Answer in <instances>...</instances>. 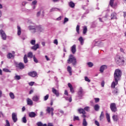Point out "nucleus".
Wrapping results in <instances>:
<instances>
[{
  "label": "nucleus",
  "mask_w": 126,
  "mask_h": 126,
  "mask_svg": "<svg viewBox=\"0 0 126 126\" xmlns=\"http://www.w3.org/2000/svg\"><path fill=\"white\" fill-rule=\"evenodd\" d=\"M22 122L24 124H26L27 123V119H26V117H24L22 118Z\"/></svg>",
  "instance_id": "obj_41"
},
{
  "label": "nucleus",
  "mask_w": 126,
  "mask_h": 126,
  "mask_svg": "<svg viewBox=\"0 0 126 126\" xmlns=\"http://www.w3.org/2000/svg\"><path fill=\"white\" fill-rule=\"evenodd\" d=\"M107 68V66L106 65H102L99 69V71L101 73L104 72V70H105V69H106Z\"/></svg>",
  "instance_id": "obj_15"
},
{
  "label": "nucleus",
  "mask_w": 126,
  "mask_h": 126,
  "mask_svg": "<svg viewBox=\"0 0 126 126\" xmlns=\"http://www.w3.org/2000/svg\"><path fill=\"white\" fill-rule=\"evenodd\" d=\"M49 94H47L46 95H45L44 97V101H47V100H48V99H49Z\"/></svg>",
  "instance_id": "obj_45"
},
{
  "label": "nucleus",
  "mask_w": 126,
  "mask_h": 126,
  "mask_svg": "<svg viewBox=\"0 0 126 126\" xmlns=\"http://www.w3.org/2000/svg\"><path fill=\"white\" fill-rule=\"evenodd\" d=\"M89 108H90L89 107L87 106V107H85L84 108V111H87V112H88V111H89Z\"/></svg>",
  "instance_id": "obj_52"
},
{
  "label": "nucleus",
  "mask_w": 126,
  "mask_h": 126,
  "mask_svg": "<svg viewBox=\"0 0 126 126\" xmlns=\"http://www.w3.org/2000/svg\"><path fill=\"white\" fill-rule=\"evenodd\" d=\"M67 63L69 64L72 63L73 65H76L77 62L76 61V58L74 57L72 54L69 56V58L67 60Z\"/></svg>",
  "instance_id": "obj_2"
},
{
  "label": "nucleus",
  "mask_w": 126,
  "mask_h": 126,
  "mask_svg": "<svg viewBox=\"0 0 126 126\" xmlns=\"http://www.w3.org/2000/svg\"><path fill=\"white\" fill-rule=\"evenodd\" d=\"M53 103H54V99H52L51 100V102H50L51 106H53Z\"/></svg>",
  "instance_id": "obj_61"
},
{
  "label": "nucleus",
  "mask_w": 126,
  "mask_h": 126,
  "mask_svg": "<svg viewBox=\"0 0 126 126\" xmlns=\"http://www.w3.org/2000/svg\"><path fill=\"white\" fill-rule=\"evenodd\" d=\"M106 117L108 123H110V122H111V120L110 119V114L108 113H106Z\"/></svg>",
  "instance_id": "obj_30"
},
{
  "label": "nucleus",
  "mask_w": 126,
  "mask_h": 126,
  "mask_svg": "<svg viewBox=\"0 0 126 126\" xmlns=\"http://www.w3.org/2000/svg\"><path fill=\"white\" fill-rule=\"evenodd\" d=\"M21 77H20V75H16L15 76V79H16V80H19L20 79H21Z\"/></svg>",
  "instance_id": "obj_44"
},
{
  "label": "nucleus",
  "mask_w": 126,
  "mask_h": 126,
  "mask_svg": "<svg viewBox=\"0 0 126 126\" xmlns=\"http://www.w3.org/2000/svg\"><path fill=\"white\" fill-rule=\"evenodd\" d=\"M87 33V27L86 26L83 27V34H86Z\"/></svg>",
  "instance_id": "obj_32"
},
{
  "label": "nucleus",
  "mask_w": 126,
  "mask_h": 126,
  "mask_svg": "<svg viewBox=\"0 0 126 126\" xmlns=\"http://www.w3.org/2000/svg\"><path fill=\"white\" fill-rule=\"evenodd\" d=\"M28 75L32 77H36L37 76V72L35 71L30 72L28 73Z\"/></svg>",
  "instance_id": "obj_10"
},
{
  "label": "nucleus",
  "mask_w": 126,
  "mask_h": 126,
  "mask_svg": "<svg viewBox=\"0 0 126 126\" xmlns=\"http://www.w3.org/2000/svg\"><path fill=\"white\" fill-rule=\"evenodd\" d=\"M24 63H28V59L27 58V55H25L24 57Z\"/></svg>",
  "instance_id": "obj_29"
},
{
  "label": "nucleus",
  "mask_w": 126,
  "mask_h": 126,
  "mask_svg": "<svg viewBox=\"0 0 126 126\" xmlns=\"http://www.w3.org/2000/svg\"><path fill=\"white\" fill-rule=\"evenodd\" d=\"M31 45H35L36 44V40H32L31 41Z\"/></svg>",
  "instance_id": "obj_46"
},
{
  "label": "nucleus",
  "mask_w": 126,
  "mask_h": 126,
  "mask_svg": "<svg viewBox=\"0 0 126 126\" xmlns=\"http://www.w3.org/2000/svg\"><path fill=\"white\" fill-rule=\"evenodd\" d=\"M54 44H55L56 45H58V44H59V42H58V39L54 40Z\"/></svg>",
  "instance_id": "obj_56"
},
{
  "label": "nucleus",
  "mask_w": 126,
  "mask_h": 126,
  "mask_svg": "<svg viewBox=\"0 0 126 126\" xmlns=\"http://www.w3.org/2000/svg\"><path fill=\"white\" fill-rule=\"evenodd\" d=\"M122 77V71L119 69H117L115 70L114 74V80L112 83V87H115L117 86L118 84L119 81L121 80V78Z\"/></svg>",
  "instance_id": "obj_1"
},
{
  "label": "nucleus",
  "mask_w": 126,
  "mask_h": 126,
  "mask_svg": "<svg viewBox=\"0 0 126 126\" xmlns=\"http://www.w3.org/2000/svg\"><path fill=\"white\" fill-rule=\"evenodd\" d=\"M29 28L30 30H34V33L36 32V29L35 28V27L33 26H31L29 27Z\"/></svg>",
  "instance_id": "obj_33"
},
{
  "label": "nucleus",
  "mask_w": 126,
  "mask_h": 126,
  "mask_svg": "<svg viewBox=\"0 0 126 126\" xmlns=\"http://www.w3.org/2000/svg\"><path fill=\"white\" fill-rule=\"evenodd\" d=\"M57 9L58 10H59V11H61V9H60L59 8H52L50 9V12H53V11H56V10H57Z\"/></svg>",
  "instance_id": "obj_39"
},
{
  "label": "nucleus",
  "mask_w": 126,
  "mask_h": 126,
  "mask_svg": "<svg viewBox=\"0 0 126 126\" xmlns=\"http://www.w3.org/2000/svg\"><path fill=\"white\" fill-rule=\"evenodd\" d=\"M115 0H111V7H113V8H115L117 6V3H114V1Z\"/></svg>",
  "instance_id": "obj_18"
},
{
  "label": "nucleus",
  "mask_w": 126,
  "mask_h": 126,
  "mask_svg": "<svg viewBox=\"0 0 126 126\" xmlns=\"http://www.w3.org/2000/svg\"><path fill=\"white\" fill-rule=\"evenodd\" d=\"M111 86H112V84H111ZM112 88H113L112 89V93L113 94H114V95H117L118 93H119V89H118V88H115V87H112L111 86Z\"/></svg>",
  "instance_id": "obj_11"
},
{
  "label": "nucleus",
  "mask_w": 126,
  "mask_h": 126,
  "mask_svg": "<svg viewBox=\"0 0 126 126\" xmlns=\"http://www.w3.org/2000/svg\"><path fill=\"white\" fill-rule=\"evenodd\" d=\"M9 96H10L11 99H14V98H15V96L14 95V94H13V93H12V92H10L9 93Z\"/></svg>",
  "instance_id": "obj_37"
},
{
  "label": "nucleus",
  "mask_w": 126,
  "mask_h": 126,
  "mask_svg": "<svg viewBox=\"0 0 126 126\" xmlns=\"http://www.w3.org/2000/svg\"><path fill=\"white\" fill-rule=\"evenodd\" d=\"M52 92L57 97H59L60 96V93H59V91L56 90L55 88H52Z\"/></svg>",
  "instance_id": "obj_12"
},
{
  "label": "nucleus",
  "mask_w": 126,
  "mask_h": 126,
  "mask_svg": "<svg viewBox=\"0 0 126 126\" xmlns=\"http://www.w3.org/2000/svg\"><path fill=\"white\" fill-rule=\"evenodd\" d=\"M7 59H11V58H14V56L11 53H8L7 55Z\"/></svg>",
  "instance_id": "obj_36"
},
{
  "label": "nucleus",
  "mask_w": 126,
  "mask_h": 126,
  "mask_svg": "<svg viewBox=\"0 0 126 126\" xmlns=\"http://www.w3.org/2000/svg\"><path fill=\"white\" fill-rule=\"evenodd\" d=\"M104 112L102 111L101 112L100 115L99 116V120L100 121H102V120H103V119H104Z\"/></svg>",
  "instance_id": "obj_31"
},
{
  "label": "nucleus",
  "mask_w": 126,
  "mask_h": 126,
  "mask_svg": "<svg viewBox=\"0 0 126 126\" xmlns=\"http://www.w3.org/2000/svg\"><path fill=\"white\" fill-rule=\"evenodd\" d=\"M73 121H79V117L78 116H74Z\"/></svg>",
  "instance_id": "obj_49"
},
{
  "label": "nucleus",
  "mask_w": 126,
  "mask_h": 126,
  "mask_svg": "<svg viewBox=\"0 0 126 126\" xmlns=\"http://www.w3.org/2000/svg\"><path fill=\"white\" fill-rule=\"evenodd\" d=\"M71 52L74 54L76 52V45L75 44H74L71 47Z\"/></svg>",
  "instance_id": "obj_13"
},
{
  "label": "nucleus",
  "mask_w": 126,
  "mask_h": 126,
  "mask_svg": "<svg viewBox=\"0 0 126 126\" xmlns=\"http://www.w3.org/2000/svg\"><path fill=\"white\" fill-rule=\"evenodd\" d=\"M80 29V26L79 25H77L76 26V32L78 33V34H79V30Z\"/></svg>",
  "instance_id": "obj_40"
},
{
  "label": "nucleus",
  "mask_w": 126,
  "mask_h": 126,
  "mask_svg": "<svg viewBox=\"0 0 126 126\" xmlns=\"http://www.w3.org/2000/svg\"><path fill=\"white\" fill-rule=\"evenodd\" d=\"M0 34L3 40H6V34L2 30H0Z\"/></svg>",
  "instance_id": "obj_7"
},
{
  "label": "nucleus",
  "mask_w": 126,
  "mask_h": 126,
  "mask_svg": "<svg viewBox=\"0 0 126 126\" xmlns=\"http://www.w3.org/2000/svg\"><path fill=\"white\" fill-rule=\"evenodd\" d=\"M101 85L102 87H104V86H105V81H102L101 82Z\"/></svg>",
  "instance_id": "obj_57"
},
{
  "label": "nucleus",
  "mask_w": 126,
  "mask_h": 126,
  "mask_svg": "<svg viewBox=\"0 0 126 126\" xmlns=\"http://www.w3.org/2000/svg\"><path fill=\"white\" fill-rule=\"evenodd\" d=\"M94 101L95 103H98L99 101H100V98H94Z\"/></svg>",
  "instance_id": "obj_51"
},
{
  "label": "nucleus",
  "mask_w": 126,
  "mask_h": 126,
  "mask_svg": "<svg viewBox=\"0 0 126 126\" xmlns=\"http://www.w3.org/2000/svg\"><path fill=\"white\" fill-rule=\"evenodd\" d=\"M68 87L70 88V91L71 93H74V90L73 89V87H72V85L71 84L68 83Z\"/></svg>",
  "instance_id": "obj_16"
},
{
  "label": "nucleus",
  "mask_w": 126,
  "mask_h": 126,
  "mask_svg": "<svg viewBox=\"0 0 126 126\" xmlns=\"http://www.w3.org/2000/svg\"><path fill=\"white\" fill-rule=\"evenodd\" d=\"M85 80H86V81H87L88 82H90V79H89V78H88L87 77H85Z\"/></svg>",
  "instance_id": "obj_53"
},
{
  "label": "nucleus",
  "mask_w": 126,
  "mask_h": 126,
  "mask_svg": "<svg viewBox=\"0 0 126 126\" xmlns=\"http://www.w3.org/2000/svg\"><path fill=\"white\" fill-rule=\"evenodd\" d=\"M116 63L118 65H123L124 63H125V61L124 59L121 58L120 56H117L115 59Z\"/></svg>",
  "instance_id": "obj_3"
},
{
  "label": "nucleus",
  "mask_w": 126,
  "mask_h": 126,
  "mask_svg": "<svg viewBox=\"0 0 126 126\" xmlns=\"http://www.w3.org/2000/svg\"><path fill=\"white\" fill-rule=\"evenodd\" d=\"M33 61L34 62V63H38V60H37V58H36V57H35V56H34L33 57Z\"/></svg>",
  "instance_id": "obj_47"
},
{
  "label": "nucleus",
  "mask_w": 126,
  "mask_h": 126,
  "mask_svg": "<svg viewBox=\"0 0 126 126\" xmlns=\"http://www.w3.org/2000/svg\"><path fill=\"white\" fill-rule=\"evenodd\" d=\"M47 126H54V125H53V123H48Z\"/></svg>",
  "instance_id": "obj_64"
},
{
  "label": "nucleus",
  "mask_w": 126,
  "mask_h": 126,
  "mask_svg": "<svg viewBox=\"0 0 126 126\" xmlns=\"http://www.w3.org/2000/svg\"><path fill=\"white\" fill-rule=\"evenodd\" d=\"M67 21H68V18H65L64 19V23H65L67 22Z\"/></svg>",
  "instance_id": "obj_58"
},
{
  "label": "nucleus",
  "mask_w": 126,
  "mask_h": 126,
  "mask_svg": "<svg viewBox=\"0 0 126 126\" xmlns=\"http://www.w3.org/2000/svg\"><path fill=\"white\" fill-rule=\"evenodd\" d=\"M32 3L33 5H35L37 3V0H35L32 2Z\"/></svg>",
  "instance_id": "obj_59"
},
{
  "label": "nucleus",
  "mask_w": 126,
  "mask_h": 126,
  "mask_svg": "<svg viewBox=\"0 0 126 126\" xmlns=\"http://www.w3.org/2000/svg\"><path fill=\"white\" fill-rule=\"evenodd\" d=\"M111 19H117V13H113L111 14Z\"/></svg>",
  "instance_id": "obj_28"
},
{
  "label": "nucleus",
  "mask_w": 126,
  "mask_h": 126,
  "mask_svg": "<svg viewBox=\"0 0 126 126\" xmlns=\"http://www.w3.org/2000/svg\"><path fill=\"white\" fill-rule=\"evenodd\" d=\"M94 123L96 125V126H100V124H99V122L98 121H97L96 120L95 121Z\"/></svg>",
  "instance_id": "obj_54"
},
{
  "label": "nucleus",
  "mask_w": 126,
  "mask_h": 126,
  "mask_svg": "<svg viewBox=\"0 0 126 126\" xmlns=\"http://www.w3.org/2000/svg\"><path fill=\"white\" fill-rule=\"evenodd\" d=\"M37 126H47V124H43L42 122H39L37 123Z\"/></svg>",
  "instance_id": "obj_35"
},
{
  "label": "nucleus",
  "mask_w": 126,
  "mask_h": 126,
  "mask_svg": "<svg viewBox=\"0 0 126 126\" xmlns=\"http://www.w3.org/2000/svg\"><path fill=\"white\" fill-rule=\"evenodd\" d=\"M34 83H35L34 82H31L29 83V85L30 86H33L34 85Z\"/></svg>",
  "instance_id": "obj_55"
},
{
  "label": "nucleus",
  "mask_w": 126,
  "mask_h": 126,
  "mask_svg": "<svg viewBox=\"0 0 126 126\" xmlns=\"http://www.w3.org/2000/svg\"><path fill=\"white\" fill-rule=\"evenodd\" d=\"M5 126H10L9 121H8V120H6V125H5Z\"/></svg>",
  "instance_id": "obj_48"
},
{
  "label": "nucleus",
  "mask_w": 126,
  "mask_h": 126,
  "mask_svg": "<svg viewBox=\"0 0 126 126\" xmlns=\"http://www.w3.org/2000/svg\"><path fill=\"white\" fill-rule=\"evenodd\" d=\"M111 110L112 112H113V113H116L118 111V109L117 108V105H116V103H112L111 104Z\"/></svg>",
  "instance_id": "obj_6"
},
{
  "label": "nucleus",
  "mask_w": 126,
  "mask_h": 126,
  "mask_svg": "<svg viewBox=\"0 0 126 126\" xmlns=\"http://www.w3.org/2000/svg\"><path fill=\"white\" fill-rule=\"evenodd\" d=\"M78 112L80 114H86V112H85V110L82 108H80L78 109Z\"/></svg>",
  "instance_id": "obj_22"
},
{
  "label": "nucleus",
  "mask_w": 126,
  "mask_h": 126,
  "mask_svg": "<svg viewBox=\"0 0 126 126\" xmlns=\"http://www.w3.org/2000/svg\"><path fill=\"white\" fill-rule=\"evenodd\" d=\"M87 64L89 67H92V66H93L94 65L93 63H92V62H89L87 63Z\"/></svg>",
  "instance_id": "obj_43"
},
{
  "label": "nucleus",
  "mask_w": 126,
  "mask_h": 126,
  "mask_svg": "<svg viewBox=\"0 0 126 126\" xmlns=\"http://www.w3.org/2000/svg\"><path fill=\"white\" fill-rule=\"evenodd\" d=\"M46 111L48 114H50L51 112V116L53 117L54 116V108L50 107H47Z\"/></svg>",
  "instance_id": "obj_9"
},
{
  "label": "nucleus",
  "mask_w": 126,
  "mask_h": 126,
  "mask_svg": "<svg viewBox=\"0 0 126 126\" xmlns=\"http://www.w3.org/2000/svg\"><path fill=\"white\" fill-rule=\"evenodd\" d=\"M12 119L13 120V122H14V123H16V122H17L18 119L17 118V114H16V113H13L12 114Z\"/></svg>",
  "instance_id": "obj_8"
},
{
  "label": "nucleus",
  "mask_w": 126,
  "mask_h": 126,
  "mask_svg": "<svg viewBox=\"0 0 126 126\" xmlns=\"http://www.w3.org/2000/svg\"><path fill=\"white\" fill-rule=\"evenodd\" d=\"M67 71L69 73L70 75H72V71H71V67H70V66H68L67 67Z\"/></svg>",
  "instance_id": "obj_21"
},
{
  "label": "nucleus",
  "mask_w": 126,
  "mask_h": 126,
  "mask_svg": "<svg viewBox=\"0 0 126 126\" xmlns=\"http://www.w3.org/2000/svg\"><path fill=\"white\" fill-rule=\"evenodd\" d=\"M39 99H40V96L38 95H34L33 96L32 100L34 102H38V101H39Z\"/></svg>",
  "instance_id": "obj_17"
},
{
  "label": "nucleus",
  "mask_w": 126,
  "mask_h": 126,
  "mask_svg": "<svg viewBox=\"0 0 126 126\" xmlns=\"http://www.w3.org/2000/svg\"><path fill=\"white\" fill-rule=\"evenodd\" d=\"M37 114L34 112H30L29 113V117H30V118H35Z\"/></svg>",
  "instance_id": "obj_14"
},
{
  "label": "nucleus",
  "mask_w": 126,
  "mask_h": 126,
  "mask_svg": "<svg viewBox=\"0 0 126 126\" xmlns=\"http://www.w3.org/2000/svg\"><path fill=\"white\" fill-rule=\"evenodd\" d=\"M36 29H37V30L39 31V32H42V31L44 30V28H43L42 26H37Z\"/></svg>",
  "instance_id": "obj_19"
},
{
  "label": "nucleus",
  "mask_w": 126,
  "mask_h": 126,
  "mask_svg": "<svg viewBox=\"0 0 126 126\" xmlns=\"http://www.w3.org/2000/svg\"><path fill=\"white\" fill-rule=\"evenodd\" d=\"M86 114H83L82 115V118H83V119H85L86 118V115H85Z\"/></svg>",
  "instance_id": "obj_62"
},
{
  "label": "nucleus",
  "mask_w": 126,
  "mask_h": 126,
  "mask_svg": "<svg viewBox=\"0 0 126 126\" xmlns=\"http://www.w3.org/2000/svg\"><path fill=\"white\" fill-rule=\"evenodd\" d=\"M41 14V11H39L36 14L37 16H40V15Z\"/></svg>",
  "instance_id": "obj_63"
},
{
  "label": "nucleus",
  "mask_w": 126,
  "mask_h": 126,
  "mask_svg": "<svg viewBox=\"0 0 126 126\" xmlns=\"http://www.w3.org/2000/svg\"><path fill=\"white\" fill-rule=\"evenodd\" d=\"M17 29H18L17 34L18 35V36H20V35H21V28L19 26H18Z\"/></svg>",
  "instance_id": "obj_25"
},
{
  "label": "nucleus",
  "mask_w": 126,
  "mask_h": 126,
  "mask_svg": "<svg viewBox=\"0 0 126 126\" xmlns=\"http://www.w3.org/2000/svg\"><path fill=\"white\" fill-rule=\"evenodd\" d=\"M27 102L28 105H33V101L30 98H28Z\"/></svg>",
  "instance_id": "obj_26"
},
{
  "label": "nucleus",
  "mask_w": 126,
  "mask_h": 126,
  "mask_svg": "<svg viewBox=\"0 0 126 126\" xmlns=\"http://www.w3.org/2000/svg\"><path fill=\"white\" fill-rule=\"evenodd\" d=\"M32 50L34 51H36L37 49H39V44H34L33 46L32 47Z\"/></svg>",
  "instance_id": "obj_20"
},
{
  "label": "nucleus",
  "mask_w": 126,
  "mask_h": 126,
  "mask_svg": "<svg viewBox=\"0 0 126 126\" xmlns=\"http://www.w3.org/2000/svg\"><path fill=\"white\" fill-rule=\"evenodd\" d=\"M83 94H84L83 89H82V88H80L78 92V98H79V99H82V96H83Z\"/></svg>",
  "instance_id": "obj_5"
},
{
  "label": "nucleus",
  "mask_w": 126,
  "mask_h": 126,
  "mask_svg": "<svg viewBox=\"0 0 126 126\" xmlns=\"http://www.w3.org/2000/svg\"><path fill=\"white\" fill-rule=\"evenodd\" d=\"M88 125V123H87V121H86V119H83V123H82V126H87Z\"/></svg>",
  "instance_id": "obj_27"
},
{
  "label": "nucleus",
  "mask_w": 126,
  "mask_h": 126,
  "mask_svg": "<svg viewBox=\"0 0 126 126\" xmlns=\"http://www.w3.org/2000/svg\"><path fill=\"white\" fill-rule=\"evenodd\" d=\"M94 109L95 111H98L99 109H100V106H99L98 104H96L94 106Z\"/></svg>",
  "instance_id": "obj_38"
},
{
  "label": "nucleus",
  "mask_w": 126,
  "mask_h": 126,
  "mask_svg": "<svg viewBox=\"0 0 126 126\" xmlns=\"http://www.w3.org/2000/svg\"><path fill=\"white\" fill-rule=\"evenodd\" d=\"M15 66L17 67V68H19V69H24L25 67V65H24V64L22 63H15Z\"/></svg>",
  "instance_id": "obj_4"
},
{
  "label": "nucleus",
  "mask_w": 126,
  "mask_h": 126,
  "mask_svg": "<svg viewBox=\"0 0 126 126\" xmlns=\"http://www.w3.org/2000/svg\"><path fill=\"white\" fill-rule=\"evenodd\" d=\"M28 58H31L32 59L33 58V53L32 52H29L27 55Z\"/></svg>",
  "instance_id": "obj_34"
},
{
  "label": "nucleus",
  "mask_w": 126,
  "mask_h": 126,
  "mask_svg": "<svg viewBox=\"0 0 126 126\" xmlns=\"http://www.w3.org/2000/svg\"><path fill=\"white\" fill-rule=\"evenodd\" d=\"M3 71H4V72H10V71L7 68H3Z\"/></svg>",
  "instance_id": "obj_50"
},
{
  "label": "nucleus",
  "mask_w": 126,
  "mask_h": 126,
  "mask_svg": "<svg viewBox=\"0 0 126 126\" xmlns=\"http://www.w3.org/2000/svg\"><path fill=\"white\" fill-rule=\"evenodd\" d=\"M79 41L80 42V43L81 45H83V38H82V37H80L79 38Z\"/></svg>",
  "instance_id": "obj_42"
},
{
  "label": "nucleus",
  "mask_w": 126,
  "mask_h": 126,
  "mask_svg": "<svg viewBox=\"0 0 126 126\" xmlns=\"http://www.w3.org/2000/svg\"><path fill=\"white\" fill-rule=\"evenodd\" d=\"M64 94V95H66V96H68V93L67 92V91L65 90Z\"/></svg>",
  "instance_id": "obj_60"
},
{
  "label": "nucleus",
  "mask_w": 126,
  "mask_h": 126,
  "mask_svg": "<svg viewBox=\"0 0 126 126\" xmlns=\"http://www.w3.org/2000/svg\"><path fill=\"white\" fill-rule=\"evenodd\" d=\"M112 119H113L114 122H118V120H119L117 115H114L112 116Z\"/></svg>",
  "instance_id": "obj_24"
},
{
  "label": "nucleus",
  "mask_w": 126,
  "mask_h": 126,
  "mask_svg": "<svg viewBox=\"0 0 126 126\" xmlns=\"http://www.w3.org/2000/svg\"><path fill=\"white\" fill-rule=\"evenodd\" d=\"M68 4L69 6L70 7H71V8H74V6H75V4H74V3L72 1H70Z\"/></svg>",
  "instance_id": "obj_23"
}]
</instances>
